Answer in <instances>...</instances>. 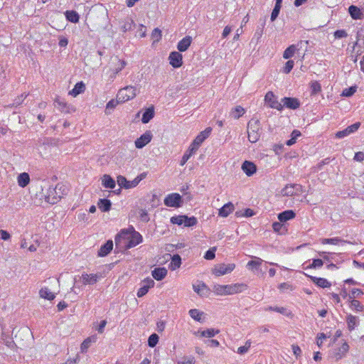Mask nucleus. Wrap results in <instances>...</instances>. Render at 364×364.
I'll use <instances>...</instances> for the list:
<instances>
[{"mask_svg": "<svg viewBox=\"0 0 364 364\" xmlns=\"http://www.w3.org/2000/svg\"><path fill=\"white\" fill-rule=\"evenodd\" d=\"M164 205L167 207L179 208L182 206V197L178 193L168 194L164 200Z\"/></svg>", "mask_w": 364, "mask_h": 364, "instance_id": "obj_6", "label": "nucleus"}, {"mask_svg": "<svg viewBox=\"0 0 364 364\" xmlns=\"http://www.w3.org/2000/svg\"><path fill=\"white\" fill-rule=\"evenodd\" d=\"M97 341V336L96 334L92 335L87 337L86 339L83 341L80 346V352L82 353H85L87 351V349L91 346L92 343H96Z\"/></svg>", "mask_w": 364, "mask_h": 364, "instance_id": "obj_18", "label": "nucleus"}, {"mask_svg": "<svg viewBox=\"0 0 364 364\" xmlns=\"http://www.w3.org/2000/svg\"><path fill=\"white\" fill-rule=\"evenodd\" d=\"M357 87L355 86H351L348 88L343 90L342 95L345 97H351L356 92Z\"/></svg>", "mask_w": 364, "mask_h": 364, "instance_id": "obj_56", "label": "nucleus"}, {"mask_svg": "<svg viewBox=\"0 0 364 364\" xmlns=\"http://www.w3.org/2000/svg\"><path fill=\"white\" fill-rule=\"evenodd\" d=\"M185 215H175L171 218L170 221L172 224H177L181 225L185 222Z\"/></svg>", "mask_w": 364, "mask_h": 364, "instance_id": "obj_53", "label": "nucleus"}, {"mask_svg": "<svg viewBox=\"0 0 364 364\" xmlns=\"http://www.w3.org/2000/svg\"><path fill=\"white\" fill-rule=\"evenodd\" d=\"M266 310L276 311L284 315H288L287 313V309L284 307L269 306Z\"/></svg>", "mask_w": 364, "mask_h": 364, "instance_id": "obj_58", "label": "nucleus"}, {"mask_svg": "<svg viewBox=\"0 0 364 364\" xmlns=\"http://www.w3.org/2000/svg\"><path fill=\"white\" fill-rule=\"evenodd\" d=\"M212 131L211 127H207L204 131L201 132L193 140L192 144L193 146L199 148L201 144L206 139L210 134Z\"/></svg>", "mask_w": 364, "mask_h": 364, "instance_id": "obj_15", "label": "nucleus"}, {"mask_svg": "<svg viewBox=\"0 0 364 364\" xmlns=\"http://www.w3.org/2000/svg\"><path fill=\"white\" fill-rule=\"evenodd\" d=\"M245 112V109L241 106H237L231 110L230 115L234 119H239Z\"/></svg>", "mask_w": 364, "mask_h": 364, "instance_id": "obj_41", "label": "nucleus"}, {"mask_svg": "<svg viewBox=\"0 0 364 364\" xmlns=\"http://www.w3.org/2000/svg\"><path fill=\"white\" fill-rule=\"evenodd\" d=\"M305 264H306V263H304L303 264L304 269H309V268L316 269V268L321 267L323 264V261L321 259H314L312 260V262L311 264H309L308 266L304 267Z\"/></svg>", "mask_w": 364, "mask_h": 364, "instance_id": "obj_45", "label": "nucleus"}, {"mask_svg": "<svg viewBox=\"0 0 364 364\" xmlns=\"http://www.w3.org/2000/svg\"><path fill=\"white\" fill-rule=\"evenodd\" d=\"M191 43L192 38L189 36H186L178 43L177 48L179 52H185L188 50Z\"/></svg>", "mask_w": 364, "mask_h": 364, "instance_id": "obj_23", "label": "nucleus"}, {"mask_svg": "<svg viewBox=\"0 0 364 364\" xmlns=\"http://www.w3.org/2000/svg\"><path fill=\"white\" fill-rule=\"evenodd\" d=\"M193 288L194 291L201 296H207L209 292V289L204 283H200L197 285L193 284Z\"/></svg>", "mask_w": 364, "mask_h": 364, "instance_id": "obj_30", "label": "nucleus"}, {"mask_svg": "<svg viewBox=\"0 0 364 364\" xmlns=\"http://www.w3.org/2000/svg\"><path fill=\"white\" fill-rule=\"evenodd\" d=\"M27 95H23L22 94L21 96H18L14 100V102L13 104L11 105V107H18V105H20L22 102L23 101V100L26 97Z\"/></svg>", "mask_w": 364, "mask_h": 364, "instance_id": "obj_60", "label": "nucleus"}, {"mask_svg": "<svg viewBox=\"0 0 364 364\" xmlns=\"http://www.w3.org/2000/svg\"><path fill=\"white\" fill-rule=\"evenodd\" d=\"M360 122H355L350 126H348L342 131H338L336 134V137L338 139L344 138L350 134L355 132L360 127Z\"/></svg>", "mask_w": 364, "mask_h": 364, "instance_id": "obj_10", "label": "nucleus"}, {"mask_svg": "<svg viewBox=\"0 0 364 364\" xmlns=\"http://www.w3.org/2000/svg\"><path fill=\"white\" fill-rule=\"evenodd\" d=\"M321 91V84L318 81H314L311 83V95H316Z\"/></svg>", "mask_w": 364, "mask_h": 364, "instance_id": "obj_48", "label": "nucleus"}, {"mask_svg": "<svg viewBox=\"0 0 364 364\" xmlns=\"http://www.w3.org/2000/svg\"><path fill=\"white\" fill-rule=\"evenodd\" d=\"M85 90V85L82 81L77 82L74 88L70 91L69 94L73 97H76L77 95L84 92Z\"/></svg>", "mask_w": 364, "mask_h": 364, "instance_id": "obj_31", "label": "nucleus"}, {"mask_svg": "<svg viewBox=\"0 0 364 364\" xmlns=\"http://www.w3.org/2000/svg\"><path fill=\"white\" fill-rule=\"evenodd\" d=\"M260 122L259 119H252L247 124L248 140L251 143L257 142L260 137Z\"/></svg>", "mask_w": 364, "mask_h": 364, "instance_id": "obj_3", "label": "nucleus"}, {"mask_svg": "<svg viewBox=\"0 0 364 364\" xmlns=\"http://www.w3.org/2000/svg\"><path fill=\"white\" fill-rule=\"evenodd\" d=\"M350 308L356 311H362L364 309L363 305L358 300L352 299L350 301Z\"/></svg>", "mask_w": 364, "mask_h": 364, "instance_id": "obj_42", "label": "nucleus"}, {"mask_svg": "<svg viewBox=\"0 0 364 364\" xmlns=\"http://www.w3.org/2000/svg\"><path fill=\"white\" fill-rule=\"evenodd\" d=\"M137 89L134 86H126L120 89L117 92V100L119 102H125L136 96Z\"/></svg>", "mask_w": 364, "mask_h": 364, "instance_id": "obj_4", "label": "nucleus"}, {"mask_svg": "<svg viewBox=\"0 0 364 364\" xmlns=\"http://www.w3.org/2000/svg\"><path fill=\"white\" fill-rule=\"evenodd\" d=\"M333 35L336 38H343L348 36V33L345 30H336Z\"/></svg>", "mask_w": 364, "mask_h": 364, "instance_id": "obj_63", "label": "nucleus"}, {"mask_svg": "<svg viewBox=\"0 0 364 364\" xmlns=\"http://www.w3.org/2000/svg\"><path fill=\"white\" fill-rule=\"evenodd\" d=\"M195 359L193 357H183L181 360L178 361V364H194Z\"/></svg>", "mask_w": 364, "mask_h": 364, "instance_id": "obj_61", "label": "nucleus"}, {"mask_svg": "<svg viewBox=\"0 0 364 364\" xmlns=\"http://www.w3.org/2000/svg\"><path fill=\"white\" fill-rule=\"evenodd\" d=\"M117 181L120 188L126 189L132 188L137 186V181L134 179L133 181H128L124 176L121 175L117 176Z\"/></svg>", "mask_w": 364, "mask_h": 364, "instance_id": "obj_16", "label": "nucleus"}, {"mask_svg": "<svg viewBox=\"0 0 364 364\" xmlns=\"http://www.w3.org/2000/svg\"><path fill=\"white\" fill-rule=\"evenodd\" d=\"M272 228L274 232H278L279 234H284L287 232L286 227L279 222H274L272 224Z\"/></svg>", "mask_w": 364, "mask_h": 364, "instance_id": "obj_46", "label": "nucleus"}, {"mask_svg": "<svg viewBox=\"0 0 364 364\" xmlns=\"http://www.w3.org/2000/svg\"><path fill=\"white\" fill-rule=\"evenodd\" d=\"M348 13L351 18L355 20L362 19L363 17V14L360 9L354 5H351L348 7Z\"/></svg>", "mask_w": 364, "mask_h": 364, "instance_id": "obj_28", "label": "nucleus"}, {"mask_svg": "<svg viewBox=\"0 0 364 364\" xmlns=\"http://www.w3.org/2000/svg\"><path fill=\"white\" fill-rule=\"evenodd\" d=\"M219 330H215L214 328H208L205 331L200 332V336L203 337L212 338L215 336L216 334L219 333Z\"/></svg>", "mask_w": 364, "mask_h": 364, "instance_id": "obj_49", "label": "nucleus"}, {"mask_svg": "<svg viewBox=\"0 0 364 364\" xmlns=\"http://www.w3.org/2000/svg\"><path fill=\"white\" fill-rule=\"evenodd\" d=\"M301 135V134L300 131L294 129L291 134V139L286 141V144L287 146H291L294 144L296 141L297 138L299 137Z\"/></svg>", "mask_w": 364, "mask_h": 364, "instance_id": "obj_44", "label": "nucleus"}, {"mask_svg": "<svg viewBox=\"0 0 364 364\" xmlns=\"http://www.w3.org/2000/svg\"><path fill=\"white\" fill-rule=\"evenodd\" d=\"M304 191V187L299 183L287 184L281 191L283 196H299Z\"/></svg>", "mask_w": 364, "mask_h": 364, "instance_id": "obj_5", "label": "nucleus"}, {"mask_svg": "<svg viewBox=\"0 0 364 364\" xmlns=\"http://www.w3.org/2000/svg\"><path fill=\"white\" fill-rule=\"evenodd\" d=\"M234 210V205L229 202L225 204L218 210V215L223 218L228 217Z\"/></svg>", "mask_w": 364, "mask_h": 364, "instance_id": "obj_26", "label": "nucleus"}, {"mask_svg": "<svg viewBox=\"0 0 364 364\" xmlns=\"http://www.w3.org/2000/svg\"><path fill=\"white\" fill-rule=\"evenodd\" d=\"M321 243L323 245L331 244V245H343L347 243L348 242L341 239L340 237H333V238H322L320 240Z\"/></svg>", "mask_w": 364, "mask_h": 364, "instance_id": "obj_34", "label": "nucleus"}, {"mask_svg": "<svg viewBox=\"0 0 364 364\" xmlns=\"http://www.w3.org/2000/svg\"><path fill=\"white\" fill-rule=\"evenodd\" d=\"M296 50V48L294 45H291L285 49L283 53V58L284 59L291 58Z\"/></svg>", "mask_w": 364, "mask_h": 364, "instance_id": "obj_43", "label": "nucleus"}, {"mask_svg": "<svg viewBox=\"0 0 364 364\" xmlns=\"http://www.w3.org/2000/svg\"><path fill=\"white\" fill-rule=\"evenodd\" d=\"M159 337L156 333H152L148 338V345L151 348H154L158 343Z\"/></svg>", "mask_w": 364, "mask_h": 364, "instance_id": "obj_52", "label": "nucleus"}, {"mask_svg": "<svg viewBox=\"0 0 364 364\" xmlns=\"http://www.w3.org/2000/svg\"><path fill=\"white\" fill-rule=\"evenodd\" d=\"M184 220H185V222L183 223L184 226L188 227V228L196 225L198 223L197 218L194 216L188 217V216L186 215Z\"/></svg>", "mask_w": 364, "mask_h": 364, "instance_id": "obj_50", "label": "nucleus"}, {"mask_svg": "<svg viewBox=\"0 0 364 364\" xmlns=\"http://www.w3.org/2000/svg\"><path fill=\"white\" fill-rule=\"evenodd\" d=\"M100 277L97 274H88L83 273L82 274L81 279L84 284H95L97 282Z\"/></svg>", "mask_w": 364, "mask_h": 364, "instance_id": "obj_20", "label": "nucleus"}, {"mask_svg": "<svg viewBox=\"0 0 364 364\" xmlns=\"http://www.w3.org/2000/svg\"><path fill=\"white\" fill-rule=\"evenodd\" d=\"M167 269L165 267H156L152 272V277L157 281H161L167 275Z\"/></svg>", "mask_w": 364, "mask_h": 364, "instance_id": "obj_25", "label": "nucleus"}, {"mask_svg": "<svg viewBox=\"0 0 364 364\" xmlns=\"http://www.w3.org/2000/svg\"><path fill=\"white\" fill-rule=\"evenodd\" d=\"M283 107H286L291 109H296L300 107V102L297 98L287 97L282 98Z\"/></svg>", "mask_w": 364, "mask_h": 364, "instance_id": "obj_17", "label": "nucleus"}, {"mask_svg": "<svg viewBox=\"0 0 364 364\" xmlns=\"http://www.w3.org/2000/svg\"><path fill=\"white\" fill-rule=\"evenodd\" d=\"M305 275L309 277L311 282L321 288H329L331 286V284L326 279L309 276L306 274H305Z\"/></svg>", "mask_w": 364, "mask_h": 364, "instance_id": "obj_19", "label": "nucleus"}, {"mask_svg": "<svg viewBox=\"0 0 364 364\" xmlns=\"http://www.w3.org/2000/svg\"><path fill=\"white\" fill-rule=\"evenodd\" d=\"M55 103L58 106V108L62 112H66L65 108L67 107V103L65 101L61 100L60 99H56L55 100Z\"/></svg>", "mask_w": 364, "mask_h": 364, "instance_id": "obj_62", "label": "nucleus"}, {"mask_svg": "<svg viewBox=\"0 0 364 364\" xmlns=\"http://www.w3.org/2000/svg\"><path fill=\"white\" fill-rule=\"evenodd\" d=\"M59 187V184H58L55 188L49 187L47 190V192L45 195L46 200L50 204H55L58 202L60 198V196L59 193H58L57 190Z\"/></svg>", "mask_w": 364, "mask_h": 364, "instance_id": "obj_7", "label": "nucleus"}, {"mask_svg": "<svg viewBox=\"0 0 364 364\" xmlns=\"http://www.w3.org/2000/svg\"><path fill=\"white\" fill-rule=\"evenodd\" d=\"M256 259L255 260H250L247 262V267L249 268V269H259V267H260V265L262 264V259L259 258V257H255Z\"/></svg>", "mask_w": 364, "mask_h": 364, "instance_id": "obj_47", "label": "nucleus"}, {"mask_svg": "<svg viewBox=\"0 0 364 364\" xmlns=\"http://www.w3.org/2000/svg\"><path fill=\"white\" fill-rule=\"evenodd\" d=\"M294 65V62L292 60H289L286 62L284 67L283 68V73L285 74H288L293 69Z\"/></svg>", "mask_w": 364, "mask_h": 364, "instance_id": "obj_57", "label": "nucleus"}, {"mask_svg": "<svg viewBox=\"0 0 364 364\" xmlns=\"http://www.w3.org/2000/svg\"><path fill=\"white\" fill-rule=\"evenodd\" d=\"M346 323L348 328L350 331L355 329L359 324L358 318L357 316L349 314L346 317Z\"/></svg>", "mask_w": 364, "mask_h": 364, "instance_id": "obj_29", "label": "nucleus"}, {"mask_svg": "<svg viewBox=\"0 0 364 364\" xmlns=\"http://www.w3.org/2000/svg\"><path fill=\"white\" fill-rule=\"evenodd\" d=\"M134 27L135 23L134 21L130 17H127L124 18L122 24L121 25V30L125 33L128 31L134 29Z\"/></svg>", "mask_w": 364, "mask_h": 364, "instance_id": "obj_33", "label": "nucleus"}, {"mask_svg": "<svg viewBox=\"0 0 364 364\" xmlns=\"http://www.w3.org/2000/svg\"><path fill=\"white\" fill-rule=\"evenodd\" d=\"M102 185L105 188L112 189L115 187L116 183L109 175L105 174L102 178Z\"/></svg>", "mask_w": 364, "mask_h": 364, "instance_id": "obj_38", "label": "nucleus"}, {"mask_svg": "<svg viewBox=\"0 0 364 364\" xmlns=\"http://www.w3.org/2000/svg\"><path fill=\"white\" fill-rule=\"evenodd\" d=\"M198 149V147L193 146V144H191L188 149L185 152L183 156H182V159L180 161V165L183 166L187 161L190 159V157L196 153V151Z\"/></svg>", "mask_w": 364, "mask_h": 364, "instance_id": "obj_27", "label": "nucleus"}, {"mask_svg": "<svg viewBox=\"0 0 364 364\" xmlns=\"http://www.w3.org/2000/svg\"><path fill=\"white\" fill-rule=\"evenodd\" d=\"M98 208L102 212H107L110 210L112 203L109 199L107 198H101L99 200L97 203Z\"/></svg>", "mask_w": 364, "mask_h": 364, "instance_id": "obj_36", "label": "nucleus"}, {"mask_svg": "<svg viewBox=\"0 0 364 364\" xmlns=\"http://www.w3.org/2000/svg\"><path fill=\"white\" fill-rule=\"evenodd\" d=\"M215 251H216V247H213L210 248L204 255V258L208 260H210L215 258Z\"/></svg>", "mask_w": 364, "mask_h": 364, "instance_id": "obj_55", "label": "nucleus"}, {"mask_svg": "<svg viewBox=\"0 0 364 364\" xmlns=\"http://www.w3.org/2000/svg\"><path fill=\"white\" fill-rule=\"evenodd\" d=\"M349 346L347 343H343V345L335 349L333 355V358H334L336 360L341 359L344 355L348 351Z\"/></svg>", "mask_w": 364, "mask_h": 364, "instance_id": "obj_22", "label": "nucleus"}, {"mask_svg": "<svg viewBox=\"0 0 364 364\" xmlns=\"http://www.w3.org/2000/svg\"><path fill=\"white\" fill-rule=\"evenodd\" d=\"M168 60L170 65L174 68H178L183 65V56L177 51H172L169 54Z\"/></svg>", "mask_w": 364, "mask_h": 364, "instance_id": "obj_11", "label": "nucleus"}, {"mask_svg": "<svg viewBox=\"0 0 364 364\" xmlns=\"http://www.w3.org/2000/svg\"><path fill=\"white\" fill-rule=\"evenodd\" d=\"M235 268V264L233 263L231 264H220L219 265L216 266L213 269V274L217 276L220 277L222 275H225L226 274L230 273L234 270Z\"/></svg>", "mask_w": 364, "mask_h": 364, "instance_id": "obj_9", "label": "nucleus"}, {"mask_svg": "<svg viewBox=\"0 0 364 364\" xmlns=\"http://www.w3.org/2000/svg\"><path fill=\"white\" fill-rule=\"evenodd\" d=\"M154 117V107L147 108L142 114L141 122L143 124H147Z\"/></svg>", "mask_w": 364, "mask_h": 364, "instance_id": "obj_32", "label": "nucleus"}, {"mask_svg": "<svg viewBox=\"0 0 364 364\" xmlns=\"http://www.w3.org/2000/svg\"><path fill=\"white\" fill-rule=\"evenodd\" d=\"M30 182V176L28 173L24 172L21 173L18 176V186L24 188L26 187Z\"/></svg>", "mask_w": 364, "mask_h": 364, "instance_id": "obj_39", "label": "nucleus"}, {"mask_svg": "<svg viewBox=\"0 0 364 364\" xmlns=\"http://www.w3.org/2000/svg\"><path fill=\"white\" fill-rule=\"evenodd\" d=\"M363 294V292L360 289H353L351 292L349 294L348 297L350 299L360 297Z\"/></svg>", "mask_w": 364, "mask_h": 364, "instance_id": "obj_59", "label": "nucleus"}, {"mask_svg": "<svg viewBox=\"0 0 364 364\" xmlns=\"http://www.w3.org/2000/svg\"><path fill=\"white\" fill-rule=\"evenodd\" d=\"M152 136L153 135L151 131H146L144 134L141 135L140 137L135 141V146L137 149H142L144 146H145L147 144H149L151 141Z\"/></svg>", "mask_w": 364, "mask_h": 364, "instance_id": "obj_13", "label": "nucleus"}, {"mask_svg": "<svg viewBox=\"0 0 364 364\" xmlns=\"http://www.w3.org/2000/svg\"><path fill=\"white\" fill-rule=\"evenodd\" d=\"M264 101L271 108L277 109L279 111H281L283 109V105L282 103L278 102L276 96L271 91H269L266 94L264 97Z\"/></svg>", "mask_w": 364, "mask_h": 364, "instance_id": "obj_8", "label": "nucleus"}, {"mask_svg": "<svg viewBox=\"0 0 364 364\" xmlns=\"http://www.w3.org/2000/svg\"><path fill=\"white\" fill-rule=\"evenodd\" d=\"M296 213L293 210H287L278 214V219L281 223H285L294 218Z\"/></svg>", "mask_w": 364, "mask_h": 364, "instance_id": "obj_24", "label": "nucleus"}, {"mask_svg": "<svg viewBox=\"0 0 364 364\" xmlns=\"http://www.w3.org/2000/svg\"><path fill=\"white\" fill-rule=\"evenodd\" d=\"M246 288L247 285L245 284H215L213 287V291L218 295H231L240 293L246 289Z\"/></svg>", "mask_w": 364, "mask_h": 364, "instance_id": "obj_2", "label": "nucleus"}, {"mask_svg": "<svg viewBox=\"0 0 364 364\" xmlns=\"http://www.w3.org/2000/svg\"><path fill=\"white\" fill-rule=\"evenodd\" d=\"M40 296L48 300H53L55 294L48 287L42 288L39 291Z\"/></svg>", "mask_w": 364, "mask_h": 364, "instance_id": "obj_40", "label": "nucleus"}, {"mask_svg": "<svg viewBox=\"0 0 364 364\" xmlns=\"http://www.w3.org/2000/svg\"><path fill=\"white\" fill-rule=\"evenodd\" d=\"M181 264V258L179 255L176 254L171 257V261L168 265V267L171 270H176L179 268Z\"/></svg>", "mask_w": 364, "mask_h": 364, "instance_id": "obj_35", "label": "nucleus"}, {"mask_svg": "<svg viewBox=\"0 0 364 364\" xmlns=\"http://www.w3.org/2000/svg\"><path fill=\"white\" fill-rule=\"evenodd\" d=\"M242 170L247 176H252L257 170V166L250 161H245L241 166Z\"/></svg>", "mask_w": 364, "mask_h": 364, "instance_id": "obj_14", "label": "nucleus"}, {"mask_svg": "<svg viewBox=\"0 0 364 364\" xmlns=\"http://www.w3.org/2000/svg\"><path fill=\"white\" fill-rule=\"evenodd\" d=\"M203 312L196 309H191L189 311V315L191 316V317L197 321H201V316L203 315Z\"/></svg>", "mask_w": 364, "mask_h": 364, "instance_id": "obj_51", "label": "nucleus"}, {"mask_svg": "<svg viewBox=\"0 0 364 364\" xmlns=\"http://www.w3.org/2000/svg\"><path fill=\"white\" fill-rule=\"evenodd\" d=\"M120 102H118L117 98L116 100H111L106 105V110L113 109Z\"/></svg>", "mask_w": 364, "mask_h": 364, "instance_id": "obj_64", "label": "nucleus"}, {"mask_svg": "<svg viewBox=\"0 0 364 364\" xmlns=\"http://www.w3.org/2000/svg\"><path fill=\"white\" fill-rule=\"evenodd\" d=\"M113 248V242L111 240H107L104 245H102L97 253L99 257L107 256Z\"/></svg>", "mask_w": 364, "mask_h": 364, "instance_id": "obj_21", "label": "nucleus"}, {"mask_svg": "<svg viewBox=\"0 0 364 364\" xmlns=\"http://www.w3.org/2000/svg\"><path fill=\"white\" fill-rule=\"evenodd\" d=\"M154 281L151 278H146L142 282V286L137 291V296L142 297L147 294L149 289L154 286Z\"/></svg>", "mask_w": 364, "mask_h": 364, "instance_id": "obj_12", "label": "nucleus"}, {"mask_svg": "<svg viewBox=\"0 0 364 364\" xmlns=\"http://www.w3.org/2000/svg\"><path fill=\"white\" fill-rule=\"evenodd\" d=\"M65 16L66 19L71 23H76L80 20L79 14L73 10L66 11L65 12Z\"/></svg>", "mask_w": 364, "mask_h": 364, "instance_id": "obj_37", "label": "nucleus"}, {"mask_svg": "<svg viewBox=\"0 0 364 364\" xmlns=\"http://www.w3.org/2000/svg\"><path fill=\"white\" fill-rule=\"evenodd\" d=\"M127 63L124 60H119L118 61V66L115 68V69L113 70V75H111L110 77L112 78L115 77L116 75L118 74L120 71L122 70V69L126 66Z\"/></svg>", "mask_w": 364, "mask_h": 364, "instance_id": "obj_54", "label": "nucleus"}, {"mask_svg": "<svg viewBox=\"0 0 364 364\" xmlns=\"http://www.w3.org/2000/svg\"><path fill=\"white\" fill-rule=\"evenodd\" d=\"M141 235L134 230L130 232L128 230L124 229L115 236L116 249L120 251L129 250L142 242Z\"/></svg>", "mask_w": 364, "mask_h": 364, "instance_id": "obj_1", "label": "nucleus"}]
</instances>
